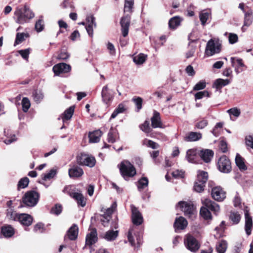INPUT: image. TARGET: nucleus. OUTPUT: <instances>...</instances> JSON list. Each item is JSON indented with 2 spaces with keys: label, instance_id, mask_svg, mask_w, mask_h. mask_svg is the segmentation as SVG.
Returning <instances> with one entry per match:
<instances>
[{
  "label": "nucleus",
  "instance_id": "obj_1",
  "mask_svg": "<svg viewBox=\"0 0 253 253\" xmlns=\"http://www.w3.org/2000/svg\"><path fill=\"white\" fill-rule=\"evenodd\" d=\"M204 207L201 208L200 213L205 220H211V214L210 211H212L215 215H218L220 211L218 204L214 202L207 199L203 202Z\"/></svg>",
  "mask_w": 253,
  "mask_h": 253
},
{
  "label": "nucleus",
  "instance_id": "obj_2",
  "mask_svg": "<svg viewBox=\"0 0 253 253\" xmlns=\"http://www.w3.org/2000/svg\"><path fill=\"white\" fill-rule=\"evenodd\" d=\"M35 16L34 13L29 7L17 8L14 11L13 19L16 23L24 24L28 23Z\"/></svg>",
  "mask_w": 253,
  "mask_h": 253
},
{
  "label": "nucleus",
  "instance_id": "obj_3",
  "mask_svg": "<svg viewBox=\"0 0 253 253\" xmlns=\"http://www.w3.org/2000/svg\"><path fill=\"white\" fill-rule=\"evenodd\" d=\"M39 198L40 194L38 192L30 190L25 193L22 202L27 207H34L38 204Z\"/></svg>",
  "mask_w": 253,
  "mask_h": 253
},
{
  "label": "nucleus",
  "instance_id": "obj_4",
  "mask_svg": "<svg viewBox=\"0 0 253 253\" xmlns=\"http://www.w3.org/2000/svg\"><path fill=\"white\" fill-rule=\"evenodd\" d=\"M119 169L122 175L126 180L127 178L133 177L136 174L135 168L127 161H123L120 165Z\"/></svg>",
  "mask_w": 253,
  "mask_h": 253
},
{
  "label": "nucleus",
  "instance_id": "obj_5",
  "mask_svg": "<svg viewBox=\"0 0 253 253\" xmlns=\"http://www.w3.org/2000/svg\"><path fill=\"white\" fill-rule=\"evenodd\" d=\"M77 163L80 165L93 167L96 163L94 157L85 153H81L77 157Z\"/></svg>",
  "mask_w": 253,
  "mask_h": 253
},
{
  "label": "nucleus",
  "instance_id": "obj_6",
  "mask_svg": "<svg viewBox=\"0 0 253 253\" xmlns=\"http://www.w3.org/2000/svg\"><path fill=\"white\" fill-rule=\"evenodd\" d=\"M221 45L218 42L211 39L207 43L205 54L208 56H211L218 53L221 50Z\"/></svg>",
  "mask_w": 253,
  "mask_h": 253
},
{
  "label": "nucleus",
  "instance_id": "obj_7",
  "mask_svg": "<svg viewBox=\"0 0 253 253\" xmlns=\"http://www.w3.org/2000/svg\"><path fill=\"white\" fill-rule=\"evenodd\" d=\"M217 166L218 170L221 172L228 173L231 171V162L225 155L221 156L218 159Z\"/></svg>",
  "mask_w": 253,
  "mask_h": 253
},
{
  "label": "nucleus",
  "instance_id": "obj_8",
  "mask_svg": "<svg viewBox=\"0 0 253 253\" xmlns=\"http://www.w3.org/2000/svg\"><path fill=\"white\" fill-rule=\"evenodd\" d=\"M184 243L186 248L192 252L197 251L200 248L197 240L190 235H186L185 236Z\"/></svg>",
  "mask_w": 253,
  "mask_h": 253
},
{
  "label": "nucleus",
  "instance_id": "obj_9",
  "mask_svg": "<svg viewBox=\"0 0 253 253\" xmlns=\"http://www.w3.org/2000/svg\"><path fill=\"white\" fill-rule=\"evenodd\" d=\"M131 211V219L132 223L136 226L141 225L143 221V216L138 209L134 205L130 206Z\"/></svg>",
  "mask_w": 253,
  "mask_h": 253
},
{
  "label": "nucleus",
  "instance_id": "obj_10",
  "mask_svg": "<svg viewBox=\"0 0 253 253\" xmlns=\"http://www.w3.org/2000/svg\"><path fill=\"white\" fill-rule=\"evenodd\" d=\"M71 70V66L64 63L57 64L52 68V71L55 76H60L61 74L67 73Z\"/></svg>",
  "mask_w": 253,
  "mask_h": 253
},
{
  "label": "nucleus",
  "instance_id": "obj_11",
  "mask_svg": "<svg viewBox=\"0 0 253 253\" xmlns=\"http://www.w3.org/2000/svg\"><path fill=\"white\" fill-rule=\"evenodd\" d=\"M177 207L179 208L181 211L184 212L185 215L194 216L193 207L191 204L180 201L177 204Z\"/></svg>",
  "mask_w": 253,
  "mask_h": 253
},
{
  "label": "nucleus",
  "instance_id": "obj_12",
  "mask_svg": "<svg viewBox=\"0 0 253 253\" xmlns=\"http://www.w3.org/2000/svg\"><path fill=\"white\" fill-rule=\"evenodd\" d=\"M130 21V16L128 14L124 15L121 19V31L122 35L124 37H126L128 35Z\"/></svg>",
  "mask_w": 253,
  "mask_h": 253
},
{
  "label": "nucleus",
  "instance_id": "obj_13",
  "mask_svg": "<svg viewBox=\"0 0 253 253\" xmlns=\"http://www.w3.org/2000/svg\"><path fill=\"white\" fill-rule=\"evenodd\" d=\"M211 194L213 199L218 202L223 201L226 197L225 192L220 186L212 188Z\"/></svg>",
  "mask_w": 253,
  "mask_h": 253
},
{
  "label": "nucleus",
  "instance_id": "obj_14",
  "mask_svg": "<svg viewBox=\"0 0 253 253\" xmlns=\"http://www.w3.org/2000/svg\"><path fill=\"white\" fill-rule=\"evenodd\" d=\"M114 93V91L112 89H109L107 85H105L103 87L101 91L102 101L107 104L113 99Z\"/></svg>",
  "mask_w": 253,
  "mask_h": 253
},
{
  "label": "nucleus",
  "instance_id": "obj_15",
  "mask_svg": "<svg viewBox=\"0 0 253 253\" xmlns=\"http://www.w3.org/2000/svg\"><path fill=\"white\" fill-rule=\"evenodd\" d=\"M70 168L68 170L70 177L74 178L82 176L84 174L83 169L76 165H70Z\"/></svg>",
  "mask_w": 253,
  "mask_h": 253
},
{
  "label": "nucleus",
  "instance_id": "obj_16",
  "mask_svg": "<svg viewBox=\"0 0 253 253\" xmlns=\"http://www.w3.org/2000/svg\"><path fill=\"white\" fill-rule=\"evenodd\" d=\"M245 229L246 233L248 236L251 235L253 223L252 217L250 215L249 211L247 210V208L245 210Z\"/></svg>",
  "mask_w": 253,
  "mask_h": 253
},
{
  "label": "nucleus",
  "instance_id": "obj_17",
  "mask_svg": "<svg viewBox=\"0 0 253 253\" xmlns=\"http://www.w3.org/2000/svg\"><path fill=\"white\" fill-rule=\"evenodd\" d=\"M98 240L97 233L95 229H93L87 234L85 238V245L91 247Z\"/></svg>",
  "mask_w": 253,
  "mask_h": 253
},
{
  "label": "nucleus",
  "instance_id": "obj_18",
  "mask_svg": "<svg viewBox=\"0 0 253 253\" xmlns=\"http://www.w3.org/2000/svg\"><path fill=\"white\" fill-rule=\"evenodd\" d=\"M151 126L153 128H161L163 124L161 121L160 114L158 111H153V116L151 119Z\"/></svg>",
  "mask_w": 253,
  "mask_h": 253
},
{
  "label": "nucleus",
  "instance_id": "obj_19",
  "mask_svg": "<svg viewBox=\"0 0 253 253\" xmlns=\"http://www.w3.org/2000/svg\"><path fill=\"white\" fill-rule=\"evenodd\" d=\"M33 218L31 215L26 213H20L17 221L22 225L29 226L33 222Z\"/></svg>",
  "mask_w": 253,
  "mask_h": 253
},
{
  "label": "nucleus",
  "instance_id": "obj_20",
  "mask_svg": "<svg viewBox=\"0 0 253 253\" xmlns=\"http://www.w3.org/2000/svg\"><path fill=\"white\" fill-rule=\"evenodd\" d=\"M69 195L77 201L78 206H80L82 207H84L85 206V199L82 193L71 192H69Z\"/></svg>",
  "mask_w": 253,
  "mask_h": 253
},
{
  "label": "nucleus",
  "instance_id": "obj_21",
  "mask_svg": "<svg viewBox=\"0 0 253 253\" xmlns=\"http://www.w3.org/2000/svg\"><path fill=\"white\" fill-rule=\"evenodd\" d=\"M201 159L206 163H209L213 157L214 153L210 149H203L200 152Z\"/></svg>",
  "mask_w": 253,
  "mask_h": 253
},
{
  "label": "nucleus",
  "instance_id": "obj_22",
  "mask_svg": "<svg viewBox=\"0 0 253 253\" xmlns=\"http://www.w3.org/2000/svg\"><path fill=\"white\" fill-rule=\"evenodd\" d=\"M187 225V220L182 216L176 218L174 223V227L175 230L184 229Z\"/></svg>",
  "mask_w": 253,
  "mask_h": 253
},
{
  "label": "nucleus",
  "instance_id": "obj_23",
  "mask_svg": "<svg viewBox=\"0 0 253 253\" xmlns=\"http://www.w3.org/2000/svg\"><path fill=\"white\" fill-rule=\"evenodd\" d=\"M186 158L189 163H195L198 158L197 149H189L186 152Z\"/></svg>",
  "mask_w": 253,
  "mask_h": 253
},
{
  "label": "nucleus",
  "instance_id": "obj_24",
  "mask_svg": "<svg viewBox=\"0 0 253 253\" xmlns=\"http://www.w3.org/2000/svg\"><path fill=\"white\" fill-rule=\"evenodd\" d=\"M202 134L200 132L191 131L185 137V140L186 141H196L201 139Z\"/></svg>",
  "mask_w": 253,
  "mask_h": 253
},
{
  "label": "nucleus",
  "instance_id": "obj_25",
  "mask_svg": "<svg viewBox=\"0 0 253 253\" xmlns=\"http://www.w3.org/2000/svg\"><path fill=\"white\" fill-rule=\"evenodd\" d=\"M102 132L100 130H96L90 132L88 134L89 141L90 143H97L99 141Z\"/></svg>",
  "mask_w": 253,
  "mask_h": 253
},
{
  "label": "nucleus",
  "instance_id": "obj_26",
  "mask_svg": "<svg viewBox=\"0 0 253 253\" xmlns=\"http://www.w3.org/2000/svg\"><path fill=\"white\" fill-rule=\"evenodd\" d=\"M119 139V133L115 129L111 128L109 130L108 136L107 141L111 143H114Z\"/></svg>",
  "mask_w": 253,
  "mask_h": 253
},
{
  "label": "nucleus",
  "instance_id": "obj_27",
  "mask_svg": "<svg viewBox=\"0 0 253 253\" xmlns=\"http://www.w3.org/2000/svg\"><path fill=\"white\" fill-rule=\"evenodd\" d=\"M231 61L232 66L235 67V72L237 74H238L240 72H242L243 70L239 71V68L244 66V64L243 62V60L241 59L236 58L235 57H231Z\"/></svg>",
  "mask_w": 253,
  "mask_h": 253
},
{
  "label": "nucleus",
  "instance_id": "obj_28",
  "mask_svg": "<svg viewBox=\"0 0 253 253\" xmlns=\"http://www.w3.org/2000/svg\"><path fill=\"white\" fill-rule=\"evenodd\" d=\"M79 228L77 225L72 226L68 231L67 235L71 240H75L77 238Z\"/></svg>",
  "mask_w": 253,
  "mask_h": 253
},
{
  "label": "nucleus",
  "instance_id": "obj_29",
  "mask_svg": "<svg viewBox=\"0 0 253 253\" xmlns=\"http://www.w3.org/2000/svg\"><path fill=\"white\" fill-rule=\"evenodd\" d=\"M133 61L136 65H142L143 64L147 58V55L143 53H139L138 55H133Z\"/></svg>",
  "mask_w": 253,
  "mask_h": 253
},
{
  "label": "nucleus",
  "instance_id": "obj_30",
  "mask_svg": "<svg viewBox=\"0 0 253 253\" xmlns=\"http://www.w3.org/2000/svg\"><path fill=\"white\" fill-rule=\"evenodd\" d=\"M1 232L5 237L9 238L14 235V230L10 225H7L1 227Z\"/></svg>",
  "mask_w": 253,
  "mask_h": 253
},
{
  "label": "nucleus",
  "instance_id": "obj_31",
  "mask_svg": "<svg viewBox=\"0 0 253 253\" xmlns=\"http://www.w3.org/2000/svg\"><path fill=\"white\" fill-rule=\"evenodd\" d=\"M182 19L179 16H174L170 18L169 22V27L175 29L180 24Z\"/></svg>",
  "mask_w": 253,
  "mask_h": 253
},
{
  "label": "nucleus",
  "instance_id": "obj_32",
  "mask_svg": "<svg viewBox=\"0 0 253 253\" xmlns=\"http://www.w3.org/2000/svg\"><path fill=\"white\" fill-rule=\"evenodd\" d=\"M118 231L110 230L107 231L104 235V239L107 241H114L118 236Z\"/></svg>",
  "mask_w": 253,
  "mask_h": 253
},
{
  "label": "nucleus",
  "instance_id": "obj_33",
  "mask_svg": "<svg viewBox=\"0 0 253 253\" xmlns=\"http://www.w3.org/2000/svg\"><path fill=\"white\" fill-rule=\"evenodd\" d=\"M229 84V81L228 79L224 80L222 79H218L214 82L213 84V87L218 90Z\"/></svg>",
  "mask_w": 253,
  "mask_h": 253
},
{
  "label": "nucleus",
  "instance_id": "obj_34",
  "mask_svg": "<svg viewBox=\"0 0 253 253\" xmlns=\"http://www.w3.org/2000/svg\"><path fill=\"white\" fill-rule=\"evenodd\" d=\"M235 163L240 170H245L247 169V167L245 164L243 158L239 154H237L236 155Z\"/></svg>",
  "mask_w": 253,
  "mask_h": 253
},
{
  "label": "nucleus",
  "instance_id": "obj_35",
  "mask_svg": "<svg viewBox=\"0 0 253 253\" xmlns=\"http://www.w3.org/2000/svg\"><path fill=\"white\" fill-rule=\"evenodd\" d=\"M208 178V174L207 172L198 170L197 172V178L196 179L197 182L200 183H206Z\"/></svg>",
  "mask_w": 253,
  "mask_h": 253
},
{
  "label": "nucleus",
  "instance_id": "obj_36",
  "mask_svg": "<svg viewBox=\"0 0 253 253\" xmlns=\"http://www.w3.org/2000/svg\"><path fill=\"white\" fill-rule=\"evenodd\" d=\"M32 96L34 100L37 103H40L43 98L44 95L40 90H35L33 92Z\"/></svg>",
  "mask_w": 253,
  "mask_h": 253
},
{
  "label": "nucleus",
  "instance_id": "obj_37",
  "mask_svg": "<svg viewBox=\"0 0 253 253\" xmlns=\"http://www.w3.org/2000/svg\"><path fill=\"white\" fill-rule=\"evenodd\" d=\"M44 27V21L43 20V16H40L39 19L36 22L35 28L36 31L39 33L42 32Z\"/></svg>",
  "mask_w": 253,
  "mask_h": 253
},
{
  "label": "nucleus",
  "instance_id": "obj_38",
  "mask_svg": "<svg viewBox=\"0 0 253 253\" xmlns=\"http://www.w3.org/2000/svg\"><path fill=\"white\" fill-rule=\"evenodd\" d=\"M148 179L146 177H143L140 178L137 184V188L139 191H141L142 189L145 188L148 186Z\"/></svg>",
  "mask_w": 253,
  "mask_h": 253
},
{
  "label": "nucleus",
  "instance_id": "obj_39",
  "mask_svg": "<svg viewBox=\"0 0 253 253\" xmlns=\"http://www.w3.org/2000/svg\"><path fill=\"white\" fill-rule=\"evenodd\" d=\"M227 249V243L224 240L219 241L216 245V250L218 253H224Z\"/></svg>",
  "mask_w": 253,
  "mask_h": 253
},
{
  "label": "nucleus",
  "instance_id": "obj_40",
  "mask_svg": "<svg viewBox=\"0 0 253 253\" xmlns=\"http://www.w3.org/2000/svg\"><path fill=\"white\" fill-rule=\"evenodd\" d=\"M135 227L132 226L130 228L127 235L128 241L132 246H134L135 241L134 236L135 235Z\"/></svg>",
  "mask_w": 253,
  "mask_h": 253
},
{
  "label": "nucleus",
  "instance_id": "obj_41",
  "mask_svg": "<svg viewBox=\"0 0 253 253\" xmlns=\"http://www.w3.org/2000/svg\"><path fill=\"white\" fill-rule=\"evenodd\" d=\"M211 14L207 11H203L200 13L199 18L203 26H205L207 20L210 18Z\"/></svg>",
  "mask_w": 253,
  "mask_h": 253
},
{
  "label": "nucleus",
  "instance_id": "obj_42",
  "mask_svg": "<svg viewBox=\"0 0 253 253\" xmlns=\"http://www.w3.org/2000/svg\"><path fill=\"white\" fill-rule=\"evenodd\" d=\"M74 106H72L65 111L62 118L63 122L65 121V120H68L72 118L74 112Z\"/></svg>",
  "mask_w": 253,
  "mask_h": 253
},
{
  "label": "nucleus",
  "instance_id": "obj_43",
  "mask_svg": "<svg viewBox=\"0 0 253 253\" xmlns=\"http://www.w3.org/2000/svg\"><path fill=\"white\" fill-rule=\"evenodd\" d=\"M125 110V105L122 103L120 104L112 113L111 118L114 119L119 114L123 113Z\"/></svg>",
  "mask_w": 253,
  "mask_h": 253
},
{
  "label": "nucleus",
  "instance_id": "obj_44",
  "mask_svg": "<svg viewBox=\"0 0 253 253\" xmlns=\"http://www.w3.org/2000/svg\"><path fill=\"white\" fill-rule=\"evenodd\" d=\"M20 213H17L12 208H9L7 211V217L12 220L17 221Z\"/></svg>",
  "mask_w": 253,
  "mask_h": 253
},
{
  "label": "nucleus",
  "instance_id": "obj_45",
  "mask_svg": "<svg viewBox=\"0 0 253 253\" xmlns=\"http://www.w3.org/2000/svg\"><path fill=\"white\" fill-rule=\"evenodd\" d=\"M229 218L234 224H237L241 219V216L238 212L232 211L230 212Z\"/></svg>",
  "mask_w": 253,
  "mask_h": 253
},
{
  "label": "nucleus",
  "instance_id": "obj_46",
  "mask_svg": "<svg viewBox=\"0 0 253 253\" xmlns=\"http://www.w3.org/2000/svg\"><path fill=\"white\" fill-rule=\"evenodd\" d=\"M143 145L146 146L148 147L151 148L153 149H156L159 148V145L158 143L154 142L151 140L145 139L143 141Z\"/></svg>",
  "mask_w": 253,
  "mask_h": 253
},
{
  "label": "nucleus",
  "instance_id": "obj_47",
  "mask_svg": "<svg viewBox=\"0 0 253 253\" xmlns=\"http://www.w3.org/2000/svg\"><path fill=\"white\" fill-rule=\"evenodd\" d=\"M29 183V179L28 177H25L20 179L18 183V189H23L27 187Z\"/></svg>",
  "mask_w": 253,
  "mask_h": 253
},
{
  "label": "nucleus",
  "instance_id": "obj_48",
  "mask_svg": "<svg viewBox=\"0 0 253 253\" xmlns=\"http://www.w3.org/2000/svg\"><path fill=\"white\" fill-rule=\"evenodd\" d=\"M22 110L23 112H27L31 106V103L27 97H24L22 100Z\"/></svg>",
  "mask_w": 253,
  "mask_h": 253
},
{
  "label": "nucleus",
  "instance_id": "obj_49",
  "mask_svg": "<svg viewBox=\"0 0 253 253\" xmlns=\"http://www.w3.org/2000/svg\"><path fill=\"white\" fill-rule=\"evenodd\" d=\"M57 174V169H51L46 174H45L43 177L42 179L43 180H47V179H50L51 178H53L56 174Z\"/></svg>",
  "mask_w": 253,
  "mask_h": 253
},
{
  "label": "nucleus",
  "instance_id": "obj_50",
  "mask_svg": "<svg viewBox=\"0 0 253 253\" xmlns=\"http://www.w3.org/2000/svg\"><path fill=\"white\" fill-rule=\"evenodd\" d=\"M252 23V17L251 13L249 12H246L245 14L244 23V26L242 27L243 29L244 26H249Z\"/></svg>",
  "mask_w": 253,
  "mask_h": 253
},
{
  "label": "nucleus",
  "instance_id": "obj_51",
  "mask_svg": "<svg viewBox=\"0 0 253 253\" xmlns=\"http://www.w3.org/2000/svg\"><path fill=\"white\" fill-rule=\"evenodd\" d=\"M27 34L24 33H18L16 34V39L14 42V45L18 44L24 41V37L27 36Z\"/></svg>",
  "mask_w": 253,
  "mask_h": 253
},
{
  "label": "nucleus",
  "instance_id": "obj_52",
  "mask_svg": "<svg viewBox=\"0 0 253 253\" xmlns=\"http://www.w3.org/2000/svg\"><path fill=\"white\" fill-rule=\"evenodd\" d=\"M134 4V0H125L124 12H130Z\"/></svg>",
  "mask_w": 253,
  "mask_h": 253
},
{
  "label": "nucleus",
  "instance_id": "obj_53",
  "mask_svg": "<svg viewBox=\"0 0 253 253\" xmlns=\"http://www.w3.org/2000/svg\"><path fill=\"white\" fill-rule=\"evenodd\" d=\"M117 208V203L116 202H114L111 205V207L108 208L105 213L104 214L105 215L107 216H109V217L111 218V216L114 211L116 210Z\"/></svg>",
  "mask_w": 253,
  "mask_h": 253
},
{
  "label": "nucleus",
  "instance_id": "obj_54",
  "mask_svg": "<svg viewBox=\"0 0 253 253\" xmlns=\"http://www.w3.org/2000/svg\"><path fill=\"white\" fill-rule=\"evenodd\" d=\"M205 184L204 183H200L197 181H195L194 186V189L195 191L197 192H201L204 191V188L205 187Z\"/></svg>",
  "mask_w": 253,
  "mask_h": 253
},
{
  "label": "nucleus",
  "instance_id": "obj_55",
  "mask_svg": "<svg viewBox=\"0 0 253 253\" xmlns=\"http://www.w3.org/2000/svg\"><path fill=\"white\" fill-rule=\"evenodd\" d=\"M140 128L143 131L147 133H150L151 131L149 126V123L147 121H145L143 124L140 126Z\"/></svg>",
  "mask_w": 253,
  "mask_h": 253
},
{
  "label": "nucleus",
  "instance_id": "obj_56",
  "mask_svg": "<svg viewBox=\"0 0 253 253\" xmlns=\"http://www.w3.org/2000/svg\"><path fill=\"white\" fill-rule=\"evenodd\" d=\"M210 97V93L207 90L199 91L195 94V100L202 99L203 97Z\"/></svg>",
  "mask_w": 253,
  "mask_h": 253
},
{
  "label": "nucleus",
  "instance_id": "obj_57",
  "mask_svg": "<svg viewBox=\"0 0 253 253\" xmlns=\"http://www.w3.org/2000/svg\"><path fill=\"white\" fill-rule=\"evenodd\" d=\"M110 219L111 217H109V216H107L104 214L100 216V221L104 227H107L109 226Z\"/></svg>",
  "mask_w": 253,
  "mask_h": 253
},
{
  "label": "nucleus",
  "instance_id": "obj_58",
  "mask_svg": "<svg viewBox=\"0 0 253 253\" xmlns=\"http://www.w3.org/2000/svg\"><path fill=\"white\" fill-rule=\"evenodd\" d=\"M62 210V208L61 205L56 204L54 207L51 209V213L58 215L61 213Z\"/></svg>",
  "mask_w": 253,
  "mask_h": 253
},
{
  "label": "nucleus",
  "instance_id": "obj_59",
  "mask_svg": "<svg viewBox=\"0 0 253 253\" xmlns=\"http://www.w3.org/2000/svg\"><path fill=\"white\" fill-rule=\"evenodd\" d=\"M245 143L247 147L253 149V135H249L245 137Z\"/></svg>",
  "mask_w": 253,
  "mask_h": 253
},
{
  "label": "nucleus",
  "instance_id": "obj_60",
  "mask_svg": "<svg viewBox=\"0 0 253 253\" xmlns=\"http://www.w3.org/2000/svg\"><path fill=\"white\" fill-rule=\"evenodd\" d=\"M227 113L230 116H234L235 117H238L240 115L241 112L240 109L237 108H233L227 110Z\"/></svg>",
  "mask_w": 253,
  "mask_h": 253
},
{
  "label": "nucleus",
  "instance_id": "obj_61",
  "mask_svg": "<svg viewBox=\"0 0 253 253\" xmlns=\"http://www.w3.org/2000/svg\"><path fill=\"white\" fill-rule=\"evenodd\" d=\"M44 230V224L41 222L38 223L34 226V231L35 232L42 233Z\"/></svg>",
  "mask_w": 253,
  "mask_h": 253
},
{
  "label": "nucleus",
  "instance_id": "obj_62",
  "mask_svg": "<svg viewBox=\"0 0 253 253\" xmlns=\"http://www.w3.org/2000/svg\"><path fill=\"white\" fill-rule=\"evenodd\" d=\"M62 6L64 8H74V4L72 0H64L62 4Z\"/></svg>",
  "mask_w": 253,
  "mask_h": 253
},
{
  "label": "nucleus",
  "instance_id": "obj_63",
  "mask_svg": "<svg viewBox=\"0 0 253 253\" xmlns=\"http://www.w3.org/2000/svg\"><path fill=\"white\" fill-rule=\"evenodd\" d=\"M86 21L87 22L86 25L94 26V27H96V24L95 22V18L93 15H88L86 17Z\"/></svg>",
  "mask_w": 253,
  "mask_h": 253
},
{
  "label": "nucleus",
  "instance_id": "obj_64",
  "mask_svg": "<svg viewBox=\"0 0 253 253\" xmlns=\"http://www.w3.org/2000/svg\"><path fill=\"white\" fill-rule=\"evenodd\" d=\"M208 124V121L206 119H204L196 124V127L198 129H203L205 128Z\"/></svg>",
  "mask_w": 253,
  "mask_h": 253
}]
</instances>
